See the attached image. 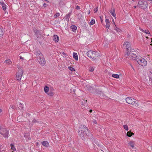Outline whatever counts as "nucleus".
<instances>
[{"mask_svg": "<svg viewBox=\"0 0 152 152\" xmlns=\"http://www.w3.org/2000/svg\"><path fill=\"white\" fill-rule=\"evenodd\" d=\"M140 30L142 32H144L146 34H150L149 31L147 30H144L142 29H140Z\"/></svg>", "mask_w": 152, "mask_h": 152, "instance_id": "6ab92c4d", "label": "nucleus"}, {"mask_svg": "<svg viewBox=\"0 0 152 152\" xmlns=\"http://www.w3.org/2000/svg\"><path fill=\"white\" fill-rule=\"evenodd\" d=\"M47 4H46L45 3L44 4H43V6L44 7H47Z\"/></svg>", "mask_w": 152, "mask_h": 152, "instance_id": "c03bdc74", "label": "nucleus"}, {"mask_svg": "<svg viewBox=\"0 0 152 152\" xmlns=\"http://www.w3.org/2000/svg\"><path fill=\"white\" fill-rule=\"evenodd\" d=\"M23 71L22 69H20L16 74V78L17 80L19 81L21 80Z\"/></svg>", "mask_w": 152, "mask_h": 152, "instance_id": "423d86ee", "label": "nucleus"}, {"mask_svg": "<svg viewBox=\"0 0 152 152\" xmlns=\"http://www.w3.org/2000/svg\"><path fill=\"white\" fill-rule=\"evenodd\" d=\"M147 2L144 1H139L138 3L137 6L140 8L142 9H146L147 7Z\"/></svg>", "mask_w": 152, "mask_h": 152, "instance_id": "20e7f679", "label": "nucleus"}, {"mask_svg": "<svg viewBox=\"0 0 152 152\" xmlns=\"http://www.w3.org/2000/svg\"><path fill=\"white\" fill-rule=\"evenodd\" d=\"M134 134L133 132H128L127 133V136L129 137H131L132 135H133Z\"/></svg>", "mask_w": 152, "mask_h": 152, "instance_id": "412c9836", "label": "nucleus"}, {"mask_svg": "<svg viewBox=\"0 0 152 152\" xmlns=\"http://www.w3.org/2000/svg\"><path fill=\"white\" fill-rule=\"evenodd\" d=\"M4 62L7 64H10L12 63L11 61L9 59L5 60Z\"/></svg>", "mask_w": 152, "mask_h": 152, "instance_id": "a211bd4d", "label": "nucleus"}, {"mask_svg": "<svg viewBox=\"0 0 152 152\" xmlns=\"http://www.w3.org/2000/svg\"><path fill=\"white\" fill-rule=\"evenodd\" d=\"M78 17L79 18H82V15L80 14H78Z\"/></svg>", "mask_w": 152, "mask_h": 152, "instance_id": "58836bf2", "label": "nucleus"}, {"mask_svg": "<svg viewBox=\"0 0 152 152\" xmlns=\"http://www.w3.org/2000/svg\"><path fill=\"white\" fill-rule=\"evenodd\" d=\"M93 122L94 124H97V122L96 120H94L93 121Z\"/></svg>", "mask_w": 152, "mask_h": 152, "instance_id": "a18cd8bd", "label": "nucleus"}, {"mask_svg": "<svg viewBox=\"0 0 152 152\" xmlns=\"http://www.w3.org/2000/svg\"><path fill=\"white\" fill-rule=\"evenodd\" d=\"M134 8H136V6H134Z\"/></svg>", "mask_w": 152, "mask_h": 152, "instance_id": "052dcab7", "label": "nucleus"}, {"mask_svg": "<svg viewBox=\"0 0 152 152\" xmlns=\"http://www.w3.org/2000/svg\"><path fill=\"white\" fill-rule=\"evenodd\" d=\"M85 135H81L82 136V139L83 140H85Z\"/></svg>", "mask_w": 152, "mask_h": 152, "instance_id": "ea45409f", "label": "nucleus"}, {"mask_svg": "<svg viewBox=\"0 0 152 152\" xmlns=\"http://www.w3.org/2000/svg\"><path fill=\"white\" fill-rule=\"evenodd\" d=\"M89 70L91 72H93L94 70V69L93 67L90 66L89 68Z\"/></svg>", "mask_w": 152, "mask_h": 152, "instance_id": "c756f323", "label": "nucleus"}, {"mask_svg": "<svg viewBox=\"0 0 152 152\" xmlns=\"http://www.w3.org/2000/svg\"><path fill=\"white\" fill-rule=\"evenodd\" d=\"M124 129L126 131H128L129 129L128 126L127 125H124L123 126Z\"/></svg>", "mask_w": 152, "mask_h": 152, "instance_id": "c85d7f7f", "label": "nucleus"}, {"mask_svg": "<svg viewBox=\"0 0 152 152\" xmlns=\"http://www.w3.org/2000/svg\"><path fill=\"white\" fill-rule=\"evenodd\" d=\"M97 11H98V9L97 8H95V9H94L95 12H97Z\"/></svg>", "mask_w": 152, "mask_h": 152, "instance_id": "37998d69", "label": "nucleus"}, {"mask_svg": "<svg viewBox=\"0 0 152 152\" xmlns=\"http://www.w3.org/2000/svg\"><path fill=\"white\" fill-rule=\"evenodd\" d=\"M20 59H23V57H22L21 56H20Z\"/></svg>", "mask_w": 152, "mask_h": 152, "instance_id": "09e8293b", "label": "nucleus"}, {"mask_svg": "<svg viewBox=\"0 0 152 152\" xmlns=\"http://www.w3.org/2000/svg\"><path fill=\"white\" fill-rule=\"evenodd\" d=\"M34 31L35 32L36 35H37V33L38 32V31L36 29L34 30Z\"/></svg>", "mask_w": 152, "mask_h": 152, "instance_id": "a19ab883", "label": "nucleus"}, {"mask_svg": "<svg viewBox=\"0 0 152 152\" xmlns=\"http://www.w3.org/2000/svg\"><path fill=\"white\" fill-rule=\"evenodd\" d=\"M79 134L80 136L85 135L86 137H88L93 142L95 141L92 134L89 131L88 129L84 125H81L80 126L79 129Z\"/></svg>", "mask_w": 152, "mask_h": 152, "instance_id": "f257e3e1", "label": "nucleus"}, {"mask_svg": "<svg viewBox=\"0 0 152 152\" xmlns=\"http://www.w3.org/2000/svg\"><path fill=\"white\" fill-rule=\"evenodd\" d=\"M62 54H63V55H66V54H65V53L64 52H63L62 53Z\"/></svg>", "mask_w": 152, "mask_h": 152, "instance_id": "864d4df0", "label": "nucleus"}, {"mask_svg": "<svg viewBox=\"0 0 152 152\" xmlns=\"http://www.w3.org/2000/svg\"><path fill=\"white\" fill-rule=\"evenodd\" d=\"M2 5L3 9V10L5 11L4 12H5V13H6V5L4 4H2Z\"/></svg>", "mask_w": 152, "mask_h": 152, "instance_id": "cd10ccee", "label": "nucleus"}, {"mask_svg": "<svg viewBox=\"0 0 152 152\" xmlns=\"http://www.w3.org/2000/svg\"><path fill=\"white\" fill-rule=\"evenodd\" d=\"M68 68L70 70L72 71H75V69L71 66H69Z\"/></svg>", "mask_w": 152, "mask_h": 152, "instance_id": "7c9ffc66", "label": "nucleus"}, {"mask_svg": "<svg viewBox=\"0 0 152 152\" xmlns=\"http://www.w3.org/2000/svg\"><path fill=\"white\" fill-rule=\"evenodd\" d=\"M71 13H69L66 15V16H65V18L66 20H69V18L70 17Z\"/></svg>", "mask_w": 152, "mask_h": 152, "instance_id": "aec40b11", "label": "nucleus"}, {"mask_svg": "<svg viewBox=\"0 0 152 152\" xmlns=\"http://www.w3.org/2000/svg\"><path fill=\"white\" fill-rule=\"evenodd\" d=\"M11 108H12L13 109H15V106L14 105H12V106Z\"/></svg>", "mask_w": 152, "mask_h": 152, "instance_id": "49530a36", "label": "nucleus"}, {"mask_svg": "<svg viewBox=\"0 0 152 152\" xmlns=\"http://www.w3.org/2000/svg\"><path fill=\"white\" fill-rule=\"evenodd\" d=\"M1 112V110L0 109V113Z\"/></svg>", "mask_w": 152, "mask_h": 152, "instance_id": "bf43d9fd", "label": "nucleus"}, {"mask_svg": "<svg viewBox=\"0 0 152 152\" xmlns=\"http://www.w3.org/2000/svg\"><path fill=\"white\" fill-rule=\"evenodd\" d=\"M112 21H113V23H114V24H115V26H116V25H115V22H114V19H113V20H112Z\"/></svg>", "mask_w": 152, "mask_h": 152, "instance_id": "8fccbe9b", "label": "nucleus"}, {"mask_svg": "<svg viewBox=\"0 0 152 152\" xmlns=\"http://www.w3.org/2000/svg\"><path fill=\"white\" fill-rule=\"evenodd\" d=\"M151 148H152V145H151Z\"/></svg>", "mask_w": 152, "mask_h": 152, "instance_id": "680f3d73", "label": "nucleus"}, {"mask_svg": "<svg viewBox=\"0 0 152 152\" xmlns=\"http://www.w3.org/2000/svg\"><path fill=\"white\" fill-rule=\"evenodd\" d=\"M130 46L131 45L130 43L129 42H126L124 43L123 45V47L124 48V49H126L127 51L129 50L130 51L131 50Z\"/></svg>", "mask_w": 152, "mask_h": 152, "instance_id": "0eeeda50", "label": "nucleus"}, {"mask_svg": "<svg viewBox=\"0 0 152 152\" xmlns=\"http://www.w3.org/2000/svg\"><path fill=\"white\" fill-rule=\"evenodd\" d=\"M20 116H19L18 117L17 119H20Z\"/></svg>", "mask_w": 152, "mask_h": 152, "instance_id": "6e6d98bb", "label": "nucleus"}, {"mask_svg": "<svg viewBox=\"0 0 152 152\" xmlns=\"http://www.w3.org/2000/svg\"><path fill=\"white\" fill-rule=\"evenodd\" d=\"M126 102L129 104H136V100L131 97H127L126 99Z\"/></svg>", "mask_w": 152, "mask_h": 152, "instance_id": "39448f33", "label": "nucleus"}, {"mask_svg": "<svg viewBox=\"0 0 152 152\" xmlns=\"http://www.w3.org/2000/svg\"><path fill=\"white\" fill-rule=\"evenodd\" d=\"M150 72H151V74H152V75H151L152 76V71H151Z\"/></svg>", "mask_w": 152, "mask_h": 152, "instance_id": "4d7b16f0", "label": "nucleus"}, {"mask_svg": "<svg viewBox=\"0 0 152 152\" xmlns=\"http://www.w3.org/2000/svg\"><path fill=\"white\" fill-rule=\"evenodd\" d=\"M101 18V22L102 23V22H103V20L101 19V18Z\"/></svg>", "mask_w": 152, "mask_h": 152, "instance_id": "5fc2aeb1", "label": "nucleus"}, {"mask_svg": "<svg viewBox=\"0 0 152 152\" xmlns=\"http://www.w3.org/2000/svg\"><path fill=\"white\" fill-rule=\"evenodd\" d=\"M37 59L39 63L42 66H44L45 64L46 61L44 56H43L42 58V57H41V58L39 57Z\"/></svg>", "mask_w": 152, "mask_h": 152, "instance_id": "1a4fd4ad", "label": "nucleus"}, {"mask_svg": "<svg viewBox=\"0 0 152 152\" xmlns=\"http://www.w3.org/2000/svg\"><path fill=\"white\" fill-rule=\"evenodd\" d=\"M90 13V11H89V12L88 14H89Z\"/></svg>", "mask_w": 152, "mask_h": 152, "instance_id": "13d9d810", "label": "nucleus"}, {"mask_svg": "<svg viewBox=\"0 0 152 152\" xmlns=\"http://www.w3.org/2000/svg\"><path fill=\"white\" fill-rule=\"evenodd\" d=\"M60 16V14L59 13H57L54 15L55 18L58 17Z\"/></svg>", "mask_w": 152, "mask_h": 152, "instance_id": "72a5a7b5", "label": "nucleus"}, {"mask_svg": "<svg viewBox=\"0 0 152 152\" xmlns=\"http://www.w3.org/2000/svg\"><path fill=\"white\" fill-rule=\"evenodd\" d=\"M49 87L47 86H45L44 87V91L45 93H47L49 91Z\"/></svg>", "mask_w": 152, "mask_h": 152, "instance_id": "b1692460", "label": "nucleus"}, {"mask_svg": "<svg viewBox=\"0 0 152 152\" xmlns=\"http://www.w3.org/2000/svg\"><path fill=\"white\" fill-rule=\"evenodd\" d=\"M115 9L113 8H111V10L110 11V13L115 18L116 14H115Z\"/></svg>", "mask_w": 152, "mask_h": 152, "instance_id": "f8f14e48", "label": "nucleus"}, {"mask_svg": "<svg viewBox=\"0 0 152 152\" xmlns=\"http://www.w3.org/2000/svg\"><path fill=\"white\" fill-rule=\"evenodd\" d=\"M115 30L117 31H118V32H120L121 31V30L120 29L117 28L116 27H115Z\"/></svg>", "mask_w": 152, "mask_h": 152, "instance_id": "c9c22d12", "label": "nucleus"}, {"mask_svg": "<svg viewBox=\"0 0 152 152\" xmlns=\"http://www.w3.org/2000/svg\"><path fill=\"white\" fill-rule=\"evenodd\" d=\"M87 100H86L85 101V100H83L82 102V104L83 105H84V104H85L87 102Z\"/></svg>", "mask_w": 152, "mask_h": 152, "instance_id": "4c0bfd02", "label": "nucleus"}, {"mask_svg": "<svg viewBox=\"0 0 152 152\" xmlns=\"http://www.w3.org/2000/svg\"><path fill=\"white\" fill-rule=\"evenodd\" d=\"M73 56L74 58H75L76 60H77L78 56L76 53H73Z\"/></svg>", "mask_w": 152, "mask_h": 152, "instance_id": "dca6fc26", "label": "nucleus"}, {"mask_svg": "<svg viewBox=\"0 0 152 152\" xmlns=\"http://www.w3.org/2000/svg\"><path fill=\"white\" fill-rule=\"evenodd\" d=\"M105 22L106 24V28H108V29H109L110 24V23L109 20V19H106L105 20Z\"/></svg>", "mask_w": 152, "mask_h": 152, "instance_id": "ddd939ff", "label": "nucleus"}, {"mask_svg": "<svg viewBox=\"0 0 152 152\" xmlns=\"http://www.w3.org/2000/svg\"><path fill=\"white\" fill-rule=\"evenodd\" d=\"M129 57L130 59H132L133 60L135 59L136 60L137 58L136 55L132 53H130V55H129Z\"/></svg>", "mask_w": 152, "mask_h": 152, "instance_id": "9b49d317", "label": "nucleus"}, {"mask_svg": "<svg viewBox=\"0 0 152 152\" xmlns=\"http://www.w3.org/2000/svg\"><path fill=\"white\" fill-rule=\"evenodd\" d=\"M95 23V20L94 19H92L91 22H90V23L91 24V25H93Z\"/></svg>", "mask_w": 152, "mask_h": 152, "instance_id": "2f4dec72", "label": "nucleus"}, {"mask_svg": "<svg viewBox=\"0 0 152 152\" xmlns=\"http://www.w3.org/2000/svg\"><path fill=\"white\" fill-rule=\"evenodd\" d=\"M76 9L77 10H80V7L79 6H77L76 7Z\"/></svg>", "mask_w": 152, "mask_h": 152, "instance_id": "79ce46f5", "label": "nucleus"}, {"mask_svg": "<svg viewBox=\"0 0 152 152\" xmlns=\"http://www.w3.org/2000/svg\"><path fill=\"white\" fill-rule=\"evenodd\" d=\"M2 132H0V134L2 135L4 137L8 138V137L9 131L5 129H3Z\"/></svg>", "mask_w": 152, "mask_h": 152, "instance_id": "6e6552de", "label": "nucleus"}, {"mask_svg": "<svg viewBox=\"0 0 152 152\" xmlns=\"http://www.w3.org/2000/svg\"><path fill=\"white\" fill-rule=\"evenodd\" d=\"M129 144L132 148H134V143L133 142L131 141L129 142Z\"/></svg>", "mask_w": 152, "mask_h": 152, "instance_id": "a878e982", "label": "nucleus"}, {"mask_svg": "<svg viewBox=\"0 0 152 152\" xmlns=\"http://www.w3.org/2000/svg\"><path fill=\"white\" fill-rule=\"evenodd\" d=\"M38 121L35 119H34L32 122V124H34L38 122Z\"/></svg>", "mask_w": 152, "mask_h": 152, "instance_id": "e433bc0d", "label": "nucleus"}, {"mask_svg": "<svg viewBox=\"0 0 152 152\" xmlns=\"http://www.w3.org/2000/svg\"><path fill=\"white\" fill-rule=\"evenodd\" d=\"M112 76L116 78H118L119 77V76L118 75L115 74H113L112 75Z\"/></svg>", "mask_w": 152, "mask_h": 152, "instance_id": "393cba45", "label": "nucleus"}, {"mask_svg": "<svg viewBox=\"0 0 152 152\" xmlns=\"http://www.w3.org/2000/svg\"><path fill=\"white\" fill-rule=\"evenodd\" d=\"M92 112V110L91 109L89 110V112L90 113H91Z\"/></svg>", "mask_w": 152, "mask_h": 152, "instance_id": "603ef678", "label": "nucleus"}, {"mask_svg": "<svg viewBox=\"0 0 152 152\" xmlns=\"http://www.w3.org/2000/svg\"><path fill=\"white\" fill-rule=\"evenodd\" d=\"M130 51L131 50L129 51V50L127 51V52H126V54L125 55V56L126 57V58L129 56V55H130V53H130Z\"/></svg>", "mask_w": 152, "mask_h": 152, "instance_id": "5701e85b", "label": "nucleus"}, {"mask_svg": "<svg viewBox=\"0 0 152 152\" xmlns=\"http://www.w3.org/2000/svg\"><path fill=\"white\" fill-rule=\"evenodd\" d=\"M10 146L11 147V149H12L13 151H16V148L15 147L14 145L11 144H10Z\"/></svg>", "mask_w": 152, "mask_h": 152, "instance_id": "bb28decb", "label": "nucleus"}, {"mask_svg": "<svg viewBox=\"0 0 152 152\" xmlns=\"http://www.w3.org/2000/svg\"><path fill=\"white\" fill-rule=\"evenodd\" d=\"M19 107L20 108H21V109H23V104H21V103H19Z\"/></svg>", "mask_w": 152, "mask_h": 152, "instance_id": "473e14b6", "label": "nucleus"}, {"mask_svg": "<svg viewBox=\"0 0 152 152\" xmlns=\"http://www.w3.org/2000/svg\"><path fill=\"white\" fill-rule=\"evenodd\" d=\"M70 28L71 29H72V31L73 32H75V31L77 29V27L75 25L71 26L70 27Z\"/></svg>", "mask_w": 152, "mask_h": 152, "instance_id": "2eb2a0df", "label": "nucleus"}, {"mask_svg": "<svg viewBox=\"0 0 152 152\" xmlns=\"http://www.w3.org/2000/svg\"><path fill=\"white\" fill-rule=\"evenodd\" d=\"M87 56L93 59H96L99 56V53L97 52L88 51L87 53Z\"/></svg>", "mask_w": 152, "mask_h": 152, "instance_id": "f03ea898", "label": "nucleus"}, {"mask_svg": "<svg viewBox=\"0 0 152 152\" xmlns=\"http://www.w3.org/2000/svg\"><path fill=\"white\" fill-rule=\"evenodd\" d=\"M48 94L50 96H52L54 94H53V92H49Z\"/></svg>", "mask_w": 152, "mask_h": 152, "instance_id": "f704fd0d", "label": "nucleus"}, {"mask_svg": "<svg viewBox=\"0 0 152 152\" xmlns=\"http://www.w3.org/2000/svg\"><path fill=\"white\" fill-rule=\"evenodd\" d=\"M35 54L37 56V58H39V57H42L43 56L41 53V52L39 50H36Z\"/></svg>", "mask_w": 152, "mask_h": 152, "instance_id": "9d476101", "label": "nucleus"}, {"mask_svg": "<svg viewBox=\"0 0 152 152\" xmlns=\"http://www.w3.org/2000/svg\"><path fill=\"white\" fill-rule=\"evenodd\" d=\"M136 61L138 63L142 66H145L147 64L146 60L142 57L138 58L136 59Z\"/></svg>", "mask_w": 152, "mask_h": 152, "instance_id": "7ed1b4c3", "label": "nucleus"}, {"mask_svg": "<svg viewBox=\"0 0 152 152\" xmlns=\"http://www.w3.org/2000/svg\"><path fill=\"white\" fill-rule=\"evenodd\" d=\"M4 34L3 30L0 27V37L2 36Z\"/></svg>", "mask_w": 152, "mask_h": 152, "instance_id": "4be33fe9", "label": "nucleus"}, {"mask_svg": "<svg viewBox=\"0 0 152 152\" xmlns=\"http://www.w3.org/2000/svg\"><path fill=\"white\" fill-rule=\"evenodd\" d=\"M150 80L152 82V76H151L150 78Z\"/></svg>", "mask_w": 152, "mask_h": 152, "instance_id": "de8ad7c7", "label": "nucleus"}, {"mask_svg": "<svg viewBox=\"0 0 152 152\" xmlns=\"http://www.w3.org/2000/svg\"><path fill=\"white\" fill-rule=\"evenodd\" d=\"M53 40L56 42H57L59 39V37L56 35H55L53 36Z\"/></svg>", "mask_w": 152, "mask_h": 152, "instance_id": "4468645a", "label": "nucleus"}, {"mask_svg": "<svg viewBox=\"0 0 152 152\" xmlns=\"http://www.w3.org/2000/svg\"><path fill=\"white\" fill-rule=\"evenodd\" d=\"M131 67H132V68L133 69V70H134V68H133V66H132L131 64Z\"/></svg>", "mask_w": 152, "mask_h": 152, "instance_id": "3c124183", "label": "nucleus"}, {"mask_svg": "<svg viewBox=\"0 0 152 152\" xmlns=\"http://www.w3.org/2000/svg\"><path fill=\"white\" fill-rule=\"evenodd\" d=\"M42 144L44 146L47 147L48 145V143L47 141H43L42 142Z\"/></svg>", "mask_w": 152, "mask_h": 152, "instance_id": "f3484780", "label": "nucleus"}]
</instances>
